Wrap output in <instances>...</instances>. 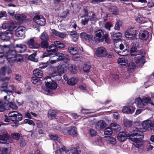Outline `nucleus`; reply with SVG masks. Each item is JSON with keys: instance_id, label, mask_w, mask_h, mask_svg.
Segmentation results:
<instances>
[{"instance_id": "obj_25", "label": "nucleus", "mask_w": 154, "mask_h": 154, "mask_svg": "<svg viewBox=\"0 0 154 154\" xmlns=\"http://www.w3.org/2000/svg\"><path fill=\"white\" fill-rule=\"evenodd\" d=\"M142 103L143 105V108L144 106L147 105L149 103L152 105H154V103L150 99L149 97H146L143 98L142 99Z\"/></svg>"}, {"instance_id": "obj_13", "label": "nucleus", "mask_w": 154, "mask_h": 154, "mask_svg": "<svg viewBox=\"0 0 154 154\" xmlns=\"http://www.w3.org/2000/svg\"><path fill=\"white\" fill-rule=\"evenodd\" d=\"M16 53L13 50H9L6 54L5 56L9 62L14 61L15 60Z\"/></svg>"}, {"instance_id": "obj_61", "label": "nucleus", "mask_w": 154, "mask_h": 154, "mask_svg": "<svg viewBox=\"0 0 154 154\" xmlns=\"http://www.w3.org/2000/svg\"><path fill=\"white\" fill-rule=\"evenodd\" d=\"M104 40L107 43H109L110 42V39L107 34H105L103 36Z\"/></svg>"}, {"instance_id": "obj_47", "label": "nucleus", "mask_w": 154, "mask_h": 154, "mask_svg": "<svg viewBox=\"0 0 154 154\" xmlns=\"http://www.w3.org/2000/svg\"><path fill=\"white\" fill-rule=\"evenodd\" d=\"M40 38L43 41H48L49 39V37L46 33L44 32L40 36Z\"/></svg>"}, {"instance_id": "obj_30", "label": "nucleus", "mask_w": 154, "mask_h": 154, "mask_svg": "<svg viewBox=\"0 0 154 154\" xmlns=\"http://www.w3.org/2000/svg\"><path fill=\"white\" fill-rule=\"evenodd\" d=\"M70 135L73 137H76L77 135V129L75 127H70Z\"/></svg>"}, {"instance_id": "obj_34", "label": "nucleus", "mask_w": 154, "mask_h": 154, "mask_svg": "<svg viewBox=\"0 0 154 154\" xmlns=\"http://www.w3.org/2000/svg\"><path fill=\"white\" fill-rule=\"evenodd\" d=\"M9 136L7 134H3L0 135V143H5L6 141L9 138Z\"/></svg>"}, {"instance_id": "obj_51", "label": "nucleus", "mask_w": 154, "mask_h": 154, "mask_svg": "<svg viewBox=\"0 0 154 154\" xmlns=\"http://www.w3.org/2000/svg\"><path fill=\"white\" fill-rule=\"evenodd\" d=\"M15 60L14 61H17V62L18 64H20L21 62H23V59L22 57L20 55H16L15 57Z\"/></svg>"}, {"instance_id": "obj_35", "label": "nucleus", "mask_w": 154, "mask_h": 154, "mask_svg": "<svg viewBox=\"0 0 154 154\" xmlns=\"http://www.w3.org/2000/svg\"><path fill=\"white\" fill-rule=\"evenodd\" d=\"M110 126L112 129L116 131H119L121 129V127L120 125L115 123H111L110 125Z\"/></svg>"}, {"instance_id": "obj_1", "label": "nucleus", "mask_w": 154, "mask_h": 154, "mask_svg": "<svg viewBox=\"0 0 154 154\" xmlns=\"http://www.w3.org/2000/svg\"><path fill=\"white\" fill-rule=\"evenodd\" d=\"M140 136V138L143 136V133L136 128L131 131L130 134H126L125 132H121L118 134L117 138L118 140L121 142L125 141L127 137H130V136Z\"/></svg>"}, {"instance_id": "obj_28", "label": "nucleus", "mask_w": 154, "mask_h": 154, "mask_svg": "<svg viewBox=\"0 0 154 154\" xmlns=\"http://www.w3.org/2000/svg\"><path fill=\"white\" fill-rule=\"evenodd\" d=\"M33 73L34 75L38 78H42L43 76L42 71L39 69H36L34 70Z\"/></svg>"}, {"instance_id": "obj_36", "label": "nucleus", "mask_w": 154, "mask_h": 154, "mask_svg": "<svg viewBox=\"0 0 154 154\" xmlns=\"http://www.w3.org/2000/svg\"><path fill=\"white\" fill-rule=\"evenodd\" d=\"M81 18V23L84 25H85L88 24L89 21V17L88 15L82 16Z\"/></svg>"}, {"instance_id": "obj_7", "label": "nucleus", "mask_w": 154, "mask_h": 154, "mask_svg": "<svg viewBox=\"0 0 154 154\" xmlns=\"http://www.w3.org/2000/svg\"><path fill=\"white\" fill-rule=\"evenodd\" d=\"M55 56L58 57L57 58V61H63L64 63H67L70 60L69 57L67 54L58 52L54 54L53 57Z\"/></svg>"}, {"instance_id": "obj_52", "label": "nucleus", "mask_w": 154, "mask_h": 154, "mask_svg": "<svg viewBox=\"0 0 154 154\" xmlns=\"http://www.w3.org/2000/svg\"><path fill=\"white\" fill-rule=\"evenodd\" d=\"M123 124L125 126L128 127L131 126L132 125V122L131 121L125 119L123 120Z\"/></svg>"}, {"instance_id": "obj_32", "label": "nucleus", "mask_w": 154, "mask_h": 154, "mask_svg": "<svg viewBox=\"0 0 154 154\" xmlns=\"http://www.w3.org/2000/svg\"><path fill=\"white\" fill-rule=\"evenodd\" d=\"M134 103L137 105V106L139 108H143V105L142 103V100L140 98L138 97L135 99Z\"/></svg>"}, {"instance_id": "obj_44", "label": "nucleus", "mask_w": 154, "mask_h": 154, "mask_svg": "<svg viewBox=\"0 0 154 154\" xmlns=\"http://www.w3.org/2000/svg\"><path fill=\"white\" fill-rule=\"evenodd\" d=\"M136 67L135 63L133 62H130L128 67V70L130 72H132Z\"/></svg>"}, {"instance_id": "obj_56", "label": "nucleus", "mask_w": 154, "mask_h": 154, "mask_svg": "<svg viewBox=\"0 0 154 154\" xmlns=\"http://www.w3.org/2000/svg\"><path fill=\"white\" fill-rule=\"evenodd\" d=\"M70 127L65 128L63 130L62 132L64 134L69 135L70 134Z\"/></svg>"}, {"instance_id": "obj_14", "label": "nucleus", "mask_w": 154, "mask_h": 154, "mask_svg": "<svg viewBox=\"0 0 154 154\" xmlns=\"http://www.w3.org/2000/svg\"><path fill=\"white\" fill-rule=\"evenodd\" d=\"M25 28L23 26H19L16 29L15 34L17 37L22 36L24 34Z\"/></svg>"}, {"instance_id": "obj_31", "label": "nucleus", "mask_w": 154, "mask_h": 154, "mask_svg": "<svg viewBox=\"0 0 154 154\" xmlns=\"http://www.w3.org/2000/svg\"><path fill=\"white\" fill-rule=\"evenodd\" d=\"M112 133V131L111 128H107L104 130V135L105 137H109Z\"/></svg>"}, {"instance_id": "obj_22", "label": "nucleus", "mask_w": 154, "mask_h": 154, "mask_svg": "<svg viewBox=\"0 0 154 154\" xmlns=\"http://www.w3.org/2000/svg\"><path fill=\"white\" fill-rule=\"evenodd\" d=\"M67 67L64 64H60L57 67V71L60 74H63L66 72L67 70Z\"/></svg>"}, {"instance_id": "obj_26", "label": "nucleus", "mask_w": 154, "mask_h": 154, "mask_svg": "<svg viewBox=\"0 0 154 154\" xmlns=\"http://www.w3.org/2000/svg\"><path fill=\"white\" fill-rule=\"evenodd\" d=\"M142 52L138 50L136 47H132L130 49V54L132 56H136Z\"/></svg>"}, {"instance_id": "obj_54", "label": "nucleus", "mask_w": 154, "mask_h": 154, "mask_svg": "<svg viewBox=\"0 0 154 154\" xmlns=\"http://www.w3.org/2000/svg\"><path fill=\"white\" fill-rule=\"evenodd\" d=\"M47 41H43L41 42V47L44 48H48V44L47 42Z\"/></svg>"}, {"instance_id": "obj_3", "label": "nucleus", "mask_w": 154, "mask_h": 154, "mask_svg": "<svg viewBox=\"0 0 154 154\" xmlns=\"http://www.w3.org/2000/svg\"><path fill=\"white\" fill-rule=\"evenodd\" d=\"M6 72L9 74L11 73V70L9 67H7L4 66L1 68L0 70V80L7 83L9 80V78L4 77Z\"/></svg>"}, {"instance_id": "obj_18", "label": "nucleus", "mask_w": 154, "mask_h": 154, "mask_svg": "<svg viewBox=\"0 0 154 154\" xmlns=\"http://www.w3.org/2000/svg\"><path fill=\"white\" fill-rule=\"evenodd\" d=\"M134 110V108L131 106H125L122 109V112L126 113H132Z\"/></svg>"}, {"instance_id": "obj_11", "label": "nucleus", "mask_w": 154, "mask_h": 154, "mask_svg": "<svg viewBox=\"0 0 154 154\" xmlns=\"http://www.w3.org/2000/svg\"><path fill=\"white\" fill-rule=\"evenodd\" d=\"M95 54L97 57H104L107 55V52L105 48L101 46L97 48Z\"/></svg>"}, {"instance_id": "obj_48", "label": "nucleus", "mask_w": 154, "mask_h": 154, "mask_svg": "<svg viewBox=\"0 0 154 154\" xmlns=\"http://www.w3.org/2000/svg\"><path fill=\"white\" fill-rule=\"evenodd\" d=\"M69 70L74 74L76 73L77 72V68L75 66L69 64Z\"/></svg>"}, {"instance_id": "obj_49", "label": "nucleus", "mask_w": 154, "mask_h": 154, "mask_svg": "<svg viewBox=\"0 0 154 154\" xmlns=\"http://www.w3.org/2000/svg\"><path fill=\"white\" fill-rule=\"evenodd\" d=\"M122 22L120 20H117L114 29L115 30H119L120 29V27L122 25Z\"/></svg>"}, {"instance_id": "obj_43", "label": "nucleus", "mask_w": 154, "mask_h": 154, "mask_svg": "<svg viewBox=\"0 0 154 154\" xmlns=\"http://www.w3.org/2000/svg\"><path fill=\"white\" fill-rule=\"evenodd\" d=\"M54 45L57 48H62L65 47V45L60 42L58 41H55L54 42Z\"/></svg>"}, {"instance_id": "obj_59", "label": "nucleus", "mask_w": 154, "mask_h": 154, "mask_svg": "<svg viewBox=\"0 0 154 154\" xmlns=\"http://www.w3.org/2000/svg\"><path fill=\"white\" fill-rule=\"evenodd\" d=\"M51 58H50V59L47 62L48 64L50 65H51L54 64L57 61V59L56 60H52Z\"/></svg>"}, {"instance_id": "obj_10", "label": "nucleus", "mask_w": 154, "mask_h": 154, "mask_svg": "<svg viewBox=\"0 0 154 154\" xmlns=\"http://www.w3.org/2000/svg\"><path fill=\"white\" fill-rule=\"evenodd\" d=\"M142 125L143 128L146 130L149 129L154 130V122L149 120H146L143 121Z\"/></svg>"}, {"instance_id": "obj_62", "label": "nucleus", "mask_w": 154, "mask_h": 154, "mask_svg": "<svg viewBox=\"0 0 154 154\" xmlns=\"http://www.w3.org/2000/svg\"><path fill=\"white\" fill-rule=\"evenodd\" d=\"M109 143L112 145L115 144L116 143V139L113 137H110L109 138L108 140Z\"/></svg>"}, {"instance_id": "obj_45", "label": "nucleus", "mask_w": 154, "mask_h": 154, "mask_svg": "<svg viewBox=\"0 0 154 154\" xmlns=\"http://www.w3.org/2000/svg\"><path fill=\"white\" fill-rule=\"evenodd\" d=\"M69 52L72 54H76L77 52V48L72 47H69L68 48Z\"/></svg>"}, {"instance_id": "obj_21", "label": "nucleus", "mask_w": 154, "mask_h": 154, "mask_svg": "<svg viewBox=\"0 0 154 154\" xmlns=\"http://www.w3.org/2000/svg\"><path fill=\"white\" fill-rule=\"evenodd\" d=\"M138 136L140 137V138H134L133 139V141H134L133 143V145L137 148L140 147L142 145L143 142L140 140V139L142 138H142H140L141 136Z\"/></svg>"}, {"instance_id": "obj_40", "label": "nucleus", "mask_w": 154, "mask_h": 154, "mask_svg": "<svg viewBox=\"0 0 154 154\" xmlns=\"http://www.w3.org/2000/svg\"><path fill=\"white\" fill-rule=\"evenodd\" d=\"M91 68V64L89 62H87L84 65L83 69L85 72H88L90 71Z\"/></svg>"}, {"instance_id": "obj_8", "label": "nucleus", "mask_w": 154, "mask_h": 154, "mask_svg": "<svg viewBox=\"0 0 154 154\" xmlns=\"http://www.w3.org/2000/svg\"><path fill=\"white\" fill-rule=\"evenodd\" d=\"M145 58L144 54L142 52L136 56L135 58V62L139 66H141L145 63Z\"/></svg>"}, {"instance_id": "obj_58", "label": "nucleus", "mask_w": 154, "mask_h": 154, "mask_svg": "<svg viewBox=\"0 0 154 154\" xmlns=\"http://www.w3.org/2000/svg\"><path fill=\"white\" fill-rule=\"evenodd\" d=\"M110 78L113 81L116 80L118 79L119 76L115 74H111L109 76Z\"/></svg>"}, {"instance_id": "obj_53", "label": "nucleus", "mask_w": 154, "mask_h": 154, "mask_svg": "<svg viewBox=\"0 0 154 154\" xmlns=\"http://www.w3.org/2000/svg\"><path fill=\"white\" fill-rule=\"evenodd\" d=\"M71 152L72 154H79L80 152L81 151L79 150H77V149L75 148H72L70 150V151H69L67 154H70V152Z\"/></svg>"}, {"instance_id": "obj_15", "label": "nucleus", "mask_w": 154, "mask_h": 154, "mask_svg": "<svg viewBox=\"0 0 154 154\" xmlns=\"http://www.w3.org/2000/svg\"><path fill=\"white\" fill-rule=\"evenodd\" d=\"M106 126V123L102 120L98 121L95 125L96 129L98 131L103 129Z\"/></svg>"}, {"instance_id": "obj_42", "label": "nucleus", "mask_w": 154, "mask_h": 154, "mask_svg": "<svg viewBox=\"0 0 154 154\" xmlns=\"http://www.w3.org/2000/svg\"><path fill=\"white\" fill-rule=\"evenodd\" d=\"M10 109V108H7L6 106L5 103L0 101V112H4L5 110Z\"/></svg>"}, {"instance_id": "obj_57", "label": "nucleus", "mask_w": 154, "mask_h": 154, "mask_svg": "<svg viewBox=\"0 0 154 154\" xmlns=\"http://www.w3.org/2000/svg\"><path fill=\"white\" fill-rule=\"evenodd\" d=\"M24 122L26 124H28L30 125H32L33 126L35 125V123L31 120L26 119L24 120Z\"/></svg>"}, {"instance_id": "obj_39", "label": "nucleus", "mask_w": 154, "mask_h": 154, "mask_svg": "<svg viewBox=\"0 0 154 154\" xmlns=\"http://www.w3.org/2000/svg\"><path fill=\"white\" fill-rule=\"evenodd\" d=\"M109 11L112 14L116 15L118 14L119 11L118 8L116 6H112L109 9Z\"/></svg>"}, {"instance_id": "obj_23", "label": "nucleus", "mask_w": 154, "mask_h": 154, "mask_svg": "<svg viewBox=\"0 0 154 154\" xmlns=\"http://www.w3.org/2000/svg\"><path fill=\"white\" fill-rule=\"evenodd\" d=\"M149 32L146 31H140L139 35L140 38L143 40H146L149 37Z\"/></svg>"}, {"instance_id": "obj_27", "label": "nucleus", "mask_w": 154, "mask_h": 154, "mask_svg": "<svg viewBox=\"0 0 154 154\" xmlns=\"http://www.w3.org/2000/svg\"><path fill=\"white\" fill-rule=\"evenodd\" d=\"M3 91L6 92L7 94V95L4 96V99L8 101L9 102L11 101L12 100L11 99V97H13L12 91L11 90H5Z\"/></svg>"}, {"instance_id": "obj_20", "label": "nucleus", "mask_w": 154, "mask_h": 154, "mask_svg": "<svg viewBox=\"0 0 154 154\" xmlns=\"http://www.w3.org/2000/svg\"><path fill=\"white\" fill-rule=\"evenodd\" d=\"M122 37V34L120 32L114 33L112 35V38L115 43L119 41Z\"/></svg>"}, {"instance_id": "obj_24", "label": "nucleus", "mask_w": 154, "mask_h": 154, "mask_svg": "<svg viewBox=\"0 0 154 154\" xmlns=\"http://www.w3.org/2000/svg\"><path fill=\"white\" fill-rule=\"evenodd\" d=\"M51 32L53 34L60 38H64L66 36V34L65 33L58 31L54 29L51 30Z\"/></svg>"}, {"instance_id": "obj_37", "label": "nucleus", "mask_w": 154, "mask_h": 154, "mask_svg": "<svg viewBox=\"0 0 154 154\" xmlns=\"http://www.w3.org/2000/svg\"><path fill=\"white\" fill-rule=\"evenodd\" d=\"M118 62L121 65L126 66L127 65L128 61L127 59L124 58H119L118 59Z\"/></svg>"}, {"instance_id": "obj_19", "label": "nucleus", "mask_w": 154, "mask_h": 154, "mask_svg": "<svg viewBox=\"0 0 154 154\" xmlns=\"http://www.w3.org/2000/svg\"><path fill=\"white\" fill-rule=\"evenodd\" d=\"M26 47L23 45L17 44L16 45L15 51L18 53H23L26 50Z\"/></svg>"}, {"instance_id": "obj_63", "label": "nucleus", "mask_w": 154, "mask_h": 154, "mask_svg": "<svg viewBox=\"0 0 154 154\" xmlns=\"http://www.w3.org/2000/svg\"><path fill=\"white\" fill-rule=\"evenodd\" d=\"M12 137L16 140L19 139L20 137V135L18 133H13L11 134Z\"/></svg>"}, {"instance_id": "obj_64", "label": "nucleus", "mask_w": 154, "mask_h": 154, "mask_svg": "<svg viewBox=\"0 0 154 154\" xmlns=\"http://www.w3.org/2000/svg\"><path fill=\"white\" fill-rule=\"evenodd\" d=\"M72 117L75 119L79 120L81 118V117L80 116H78L76 113H72L71 114Z\"/></svg>"}, {"instance_id": "obj_41", "label": "nucleus", "mask_w": 154, "mask_h": 154, "mask_svg": "<svg viewBox=\"0 0 154 154\" xmlns=\"http://www.w3.org/2000/svg\"><path fill=\"white\" fill-rule=\"evenodd\" d=\"M61 150L65 152L66 153L69 152V150L67 149L65 146H61L59 149L57 150L56 152V154H63Z\"/></svg>"}, {"instance_id": "obj_2", "label": "nucleus", "mask_w": 154, "mask_h": 154, "mask_svg": "<svg viewBox=\"0 0 154 154\" xmlns=\"http://www.w3.org/2000/svg\"><path fill=\"white\" fill-rule=\"evenodd\" d=\"M29 48L38 49L40 48V44L37 42L35 37H32L27 40L26 42Z\"/></svg>"}, {"instance_id": "obj_9", "label": "nucleus", "mask_w": 154, "mask_h": 154, "mask_svg": "<svg viewBox=\"0 0 154 154\" xmlns=\"http://www.w3.org/2000/svg\"><path fill=\"white\" fill-rule=\"evenodd\" d=\"M137 33L136 30L131 28L128 29L125 33V37L129 38H134L137 36Z\"/></svg>"}, {"instance_id": "obj_38", "label": "nucleus", "mask_w": 154, "mask_h": 154, "mask_svg": "<svg viewBox=\"0 0 154 154\" xmlns=\"http://www.w3.org/2000/svg\"><path fill=\"white\" fill-rule=\"evenodd\" d=\"M14 17L16 20H24L26 18V16L23 14H16Z\"/></svg>"}, {"instance_id": "obj_4", "label": "nucleus", "mask_w": 154, "mask_h": 154, "mask_svg": "<svg viewBox=\"0 0 154 154\" xmlns=\"http://www.w3.org/2000/svg\"><path fill=\"white\" fill-rule=\"evenodd\" d=\"M9 118L13 122H19L22 119V115L17 111H12L8 113Z\"/></svg>"}, {"instance_id": "obj_17", "label": "nucleus", "mask_w": 154, "mask_h": 154, "mask_svg": "<svg viewBox=\"0 0 154 154\" xmlns=\"http://www.w3.org/2000/svg\"><path fill=\"white\" fill-rule=\"evenodd\" d=\"M80 36L82 40H88L90 43L92 42V35L88 34L85 32H83L80 34Z\"/></svg>"}, {"instance_id": "obj_33", "label": "nucleus", "mask_w": 154, "mask_h": 154, "mask_svg": "<svg viewBox=\"0 0 154 154\" xmlns=\"http://www.w3.org/2000/svg\"><path fill=\"white\" fill-rule=\"evenodd\" d=\"M57 50V48L54 45L52 44L50 45L48 48L47 51L48 52H52V54L54 55V53H56V51Z\"/></svg>"}, {"instance_id": "obj_60", "label": "nucleus", "mask_w": 154, "mask_h": 154, "mask_svg": "<svg viewBox=\"0 0 154 154\" xmlns=\"http://www.w3.org/2000/svg\"><path fill=\"white\" fill-rule=\"evenodd\" d=\"M49 52H48L47 51V52H45L42 55V57L44 58L45 57H48V56H49L50 58H51L52 57H54L53 54H52V53H49Z\"/></svg>"}, {"instance_id": "obj_55", "label": "nucleus", "mask_w": 154, "mask_h": 154, "mask_svg": "<svg viewBox=\"0 0 154 154\" xmlns=\"http://www.w3.org/2000/svg\"><path fill=\"white\" fill-rule=\"evenodd\" d=\"M8 106L10 108L13 109H18V107L13 102H10L9 104H8Z\"/></svg>"}, {"instance_id": "obj_16", "label": "nucleus", "mask_w": 154, "mask_h": 154, "mask_svg": "<svg viewBox=\"0 0 154 154\" xmlns=\"http://www.w3.org/2000/svg\"><path fill=\"white\" fill-rule=\"evenodd\" d=\"M119 49V47H116L114 48L115 51L119 55L121 56H125L128 54L129 49L126 48L124 50Z\"/></svg>"}, {"instance_id": "obj_29", "label": "nucleus", "mask_w": 154, "mask_h": 154, "mask_svg": "<svg viewBox=\"0 0 154 154\" xmlns=\"http://www.w3.org/2000/svg\"><path fill=\"white\" fill-rule=\"evenodd\" d=\"M78 81V79L76 77H73L70 79L67 82V83L70 85H73L76 84Z\"/></svg>"}, {"instance_id": "obj_5", "label": "nucleus", "mask_w": 154, "mask_h": 154, "mask_svg": "<svg viewBox=\"0 0 154 154\" xmlns=\"http://www.w3.org/2000/svg\"><path fill=\"white\" fill-rule=\"evenodd\" d=\"M104 32L101 29L98 30L95 32V35L94 38V41L98 44L104 41Z\"/></svg>"}, {"instance_id": "obj_50", "label": "nucleus", "mask_w": 154, "mask_h": 154, "mask_svg": "<svg viewBox=\"0 0 154 154\" xmlns=\"http://www.w3.org/2000/svg\"><path fill=\"white\" fill-rule=\"evenodd\" d=\"M56 114V112L55 110H50L48 112V116L53 119L54 118Z\"/></svg>"}, {"instance_id": "obj_6", "label": "nucleus", "mask_w": 154, "mask_h": 154, "mask_svg": "<svg viewBox=\"0 0 154 154\" xmlns=\"http://www.w3.org/2000/svg\"><path fill=\"white\" fill-rule=\"evenodd\" d=\"M45 82L46 86L52 90L56 89L57 87V83L53 80L50 77L48 76L45 78Z\"/></svg>"}, {"instance_id": "obj_46", "label": "nucleus", "mask_w": 154, "mask_h": 154, "mask_svg": "<svg viewBox=\"0 0 154 154\" xmlns=\"http://www.w3.org/2000/svg\"><path fill=\"white\" fill-rule=\"evenodd\" d=\"M12 36V31L7 30L6 31L5 33L4 34L3 36H4L6 37V39H9L11 38Z\"/></svg>"}, {"instance_id": "obj_12", "label": "nucleus", "mask_w": 154, "mask_h": 154, "mask_svg": "<svg viewBox=\"0 0 154 154\" xmlns=\"http://www.w3.org/2000/svg\"><path fill=\"white\" fill-rule=\"evenodd\" d=\"M33 20L37 24L41 26H44L46 23L45 18L42 15L35 16L33 18Z\"/></svg>"}]
</instances>
